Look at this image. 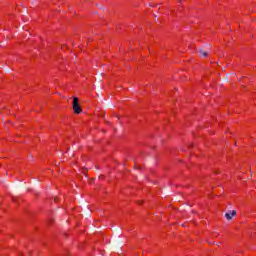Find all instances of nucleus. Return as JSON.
<instances>
[{"instance_id":"f257e3e1","label":"nucleus","mask_w":256,"mask_h":256,"mask_svg":"<svg viewBox=\"0 0 256 256\" xmlns=\"http://www.w3.org/2000/svg\"><path fill=\"white\" fill-rule=\"evenodd\" d=\"M72 107L75 113H81V107L79 106V99L77 97L73 98Z\"/></svg>"},{"instance_id":"f03ea898","label":"nucleus","mask_w":256,"mask_h":256,"mask_svg":"<svg viewBox=\"0 0 256 256\" xmlns=\"http://www.w3.org/2000/svg\"><path fill=\"white\" fill-rule=\"evenodd\" d=\"M235 215H237V211L232 210V211H230V212H227V213L225 214V217H226V219H227L228 221H231V219H233V217H235Z\"/></svg>"},{"instance_id":"7ed1b4c3","label":"nucleus","mask_w":256,"mask_h":256,"mask_svg":"<svg viewBox=\"0 0 256 256\" xmlns=\"http://www.w3.org/2000/svg\"><path fill=\"white\" fill-rule=\"evenodd\" d=\"M199 54L202 56V57H207V52L203 51V50H199Z\"/></svg>"}]
</instances>
